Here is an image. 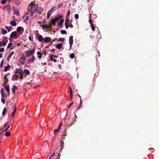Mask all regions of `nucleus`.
<instances>
[{
    "mask_svg": "<svg viewBox=\"0 0 159 159\" xmlns=\"http://www.w3.org/2000/svg\"><path fill=\"white\" fill-rule=\"evenodd\" d=\"M61 33L63 34H66L67 32L65 30H61L60 31Z\"/></svg>",
    "mask_w": 159,
    "mask_h": 159,
    "instance_id": "473e14b6",
    "label": "nucleus"
},
{
    "mask_svg": "<svg viewBox=\"0 0 159 159\" xmlns=\"http://www.w3.org/2000/svg\"><path fill=\"white\" fill-rule=\"evenodd\" d=\"M10 57H9L8 56L7 58V60L9 61L10 59Z\"/></svg>",
    "mask_w": 159,
    "mask_h": 159,
    "instance_id": "774afa93",
    "label": "nucleus"
},
{
    "mask_svg": "<svg viewBox=\"0 0 159 159\" xmlns=\"http://www.w3.org/2000/svg\"><path fill=\"white\" fill-rule=\"evenodd\" d=\"M73 92L72 91V89L71 87L70 88V95L71 98L70 99L72 98V96H73Z\"/></svg>",
    "mask_w": 159,
    "mask_h": 159,
    "instance_id": "f704fd0d",
    "label": "nucleus"
},
{
    "mask_svg": "<svg viewBox=\"0 0 159 159\" xmlns=\"http://www.w3.org/2000/svg\"><path fill=\"white\" fill-rule=\"evenodd\" d=\"M89 21L91 25L93 24L92 19H89Z\"/></svg>",
    "mask_w": 159,
    "mask_h": 159,
    "instance_id": "49530a36",
    "label": "nucleus"
},
{
    "mask_svg": "<svg viewBox=\"0 0 159 159\" xmlns=\"http://www.w3.org/2000/svg\"><path fill=\"white\" fill-rule=\"evenodd\" d=\"M73 102H72V103H70V104H69V106H68V108H70V107L72 106V105H73Z\"/></svg>",
    "mask_w": 159,
    "mask_h": 159,
    "instance_id": "6e6d98bb",
    "label": "nucleus"
},
{
    "mask_svg": "<svg viewBox=\"0 0 159 159\" xmlns=\"http://www.w3.org/2000/svg\"><path fill=\"white\" fill-rule=\"evenodd\" d=\"M61 128H59V127H58L57 129H54V134H56V132H58L60 130Z\"/></svg>",
    "mask_w": 159,
    "mask_h": 159,
    "instance_id": "7c9ffc66",
    "label": "nucleus"
},
{
    "mask_svg": "<svg viewBox=\"0 0 159 159\" xmlns=\"http://www.w3.org/2000/svg\"><path fill=\"white\" fill-rule=\"evenodd\" d=\"M82 104L81 105L80 104L79 107L77 108V111H78V110L82 107Z\"/></svg>",
    "mask_w": 159,
    "mask_h": 159,
    "instance_id": "8fccbe9b",
    "label": "nucleus"
},
{
    "mask_svg": "<svg viewBox=\"0 0 159 159\" xmlns=\"http://www.w3.org/2000/svg\"><path fill=\"white\" fill-rule=\"evenodd\" d=\"M6 111H7V109L6 107H5L3 110V111H2V116H4L5 115V114L6 112Z\"/></svg>",
    "mask_w": 159,
    "mask_h": 159,
    "instance_id": "c756f323",
    "label": "nucleus"
},
{
    "mask_svg": "<svg viewBox=\"0 0 159 159\" xmlns=\"http://www.w3.org/2000/svg\"><path fill=\"white\" fill-rule=\"evenodd\" d=\"M62 45V43H61L60 44L58 43L56 45V47L58 49H60Z\"/></svg>",
    "mask_w": 159,
    "mask_h": 159,
    "instance_id": "412c9836",
    "label": "nucleus"
},
{
    "mask_svg": "<svg viewBox=\"0 0 159 159\" xmlns=\"http://www.w3.org/2000/svg\"><path fill=\"white\" fill-rule=\"evenodd\" d=\"M19 37L17 35V33L16 31L13 32L10 35V38H14L15 39H17Z\"/></svg>",
    "mask_w": 159,
    "mask_h": 159,
    "instance_id": "39448f33",
    "label": "nucleus"
},
{
    "mask_svg": "<svg viewBox=\"0 0 159 159\" xmlns=\"http://www.w3.org/2000/svg\"><path fill=\"white\" fill-rule=\"evenodd\" d=\"M2 39V43L3 46H5L7 42H8V40L5 37H3Z\"/></svg>",
    "mask_w": 159,
    "mask_h": 159,
    "instance_id": "6e6552de",
    "label": "nucleus"
},
{
    "mask_svg": "<svg viewBox=\"0 0 159 159\" xmlns=\"http://www.w3.org/2000/svg\"><path fill=\"white\" fill-rule=\"evenodd\" d=\"M14 53V52H13V51L11 52L10 53V54L8 55V57H9L11 58V57L12 56L13 54Z\"/></svg>",
    "mask_w": 159,
    "mask_h": 159,
    "instance_id": "ea45409f",
    "label": "nucleus"
},
{
    "mask_svg": "<svg viewBox=\"0 0 159 159\" xmlns=\"http://www.w3.org/2000/svg\"><path fill=\"white\" fill-rule=\"evenodd\" d=\"M12 43H10L7 46V48H9L10 47H11L12 45Z\"/></svg>",
    "mask_w": 159,
    "mask_h": 159,
    "instance_id": "3c124183",
    "label": "nucleus"
},
{
    "mask_svg": "<svg viewBox=\"0 0 159 159\" xmlns=\"http://www.w3.org/2000/svg\"><path fill=\"white\" fill-rule=\"evenodd\" d=\"M12 9L13 11V13L14 14L16 15H19V12L18 9L14 6L12 7Z\"/></svg>",
    "mask_w": 159,
    "mask_h": 159,
    "instance_id": "423d86ee",
    "label": "nucleus"
},
{
    "mask_svg": "<svg viewBox=\"0 0 159 159\" xmlns=\"http://www.w3.org/2000/svg\"><path fill=\"white\" fill-rule=\"evenodd\" d=\"M36 11H37L39 13L41 14L43 11V9L41 8H38Z\"/></svg>",
    "mask_w": 159,
    "mask_h": 159,
    "instance_id": "aec40b11",
    "label": "nucleus"
},
{
    "mask_svg": "<svg viewBox=\"0 0 159 159\" xmlns=\"http://www.w3.org/2000/svg\"><path fill=\"white\" fill-rule=\"evenodd\" d=\"M91 26L92 30L93 31H94L95 30V27L94 25L93 24H92V25H91Z\"/></svg>",
    "mask_w": 159,
    "mask_h": 159,
    "instance_id": "58836bf2",
    "label": "nucleus"
},
{
    "mask_svg": "<svg viewBox=\"0 0 159 159\" xmlns=\"http://www.w3.org/2000/svg\"><path fill=\"white\" fill-rule=\"evenodd\" d=\"M17 89V87L16 86H13L12 88V91L14 94L15 93V90Z\"/></svg>",
    "mask_w": 159,
    "mask_h": 159,
    "instance_id": "393cba45",
    "label": "nucleus"
},
{
    "mask_svg": "<svg viewBox=\"0 0 159 159\" xmlns=\"http://www.w3.org/2000/svg\"><path fill=\"white\" fill-rule=\"evenodd\" d=\"M38 55V57L39 59H40L42 58V54L41 53V52L40 51H38L37 52Z\"/></svg>",
    "mask_w": 159,
    "mask_h": 159,
    "instance_id": "b1692460",
    "label": "nucleus"
},
{
    "mask_svg": "<svg viewBox=\"0 0 159 159\" xmlns=\"http://www.w3.org/2000/svg\"><path fill=\"white\" fill-rule=\"evenodd\" d=\"M75 16L76 19H78L79 18V16L78 14H76L75 15Z\"/></svg>",
    "mask_w": 159,
    "mask_h": 159,
    "instance_id": "79ce46f5",
    "label": "nucleus"
},
{
    "mask_svg": "<svg viewBox=\"0 0 159 159\" xmlns=\"http://www.w3.org/2000/svg\"><path fill=\"white\" fill-rule=\"evenodd\" d=\"M52 12L53 11H52V10H50L48 11V12L47 13V18L48 20L49 19L51 15Z\"/></svg>",
    "mask_w": 159,
    "mask_h": 159,
    "instance_id": "4468645a",
    "label": "nucleus"
},
{
    "mask_svg": "<svg viewBox=\"0 0 159 159\" xmlns=\"http://www.w3.org/2000/svg\"><path fill=\"white\" fill-rule=\"evenodd\" d=\"M61 142L62 143V144L61 145V150H62V148H63V147L64 146V143H63V141H61Z\"/></svg>",
    "mask_w": 159,
    "mask_h": 159,
    "instance_id": "de8ad7c7",
    "label": "nucleus"
},
{
    "mask_svg": "<svg viewBox=\"0 0 159 159\" xmlns=\"http://www.w3.org/2000/svg\"><path fill=\"white\" fill-rule=\"evenodd\" d=\"M23 74H21V75H20V79H23Z\"/></svg>",
    "mask_w": 159,
    "mask_h": 159,
    "instance_id": "0e129e2a",
    "label": "nucleus"
},
{
    "mask_svg": "<svg viewBox=\"0 0 159 159\" xmlns=\"http://www.w3.org/2000/svg\"><path fill=\"white\" fill-rule=\"evenodd\" d=\"M69 25H70V27L71 28H72L73 27V25L71 24V22H70L69 24Z\"/></svg>",
    "mask_w": 159,
    "mask_h": 159,
    "instance_id": "13d9d810",
    "label": "nucleus"
},
{
    "mask_svg": "<svg viewBox=\"0 0 159 159\" xmlns=\"http://www.w3.org/2000/svg\"><path fill=\"white\" fill-rule=\"evenodd\" d=\"M1 101L3 104L5 103V101L4 98H1Z\"/></svg>",
    "mask_w": 159,
    "mask_h": 159,
    "instance_id": "37998d69",
    "label": "nucleus"
},
{
    "mask_svg": "<svg viewBox=\"0 0 159 159\" xmlns=\"http://www.w3.org/2000/svg\"><path fill=\"white\" fill-rule=\"evenodd\" d=\"M3 63V60H2V61H1V64H0V67L1 68L2 66V65Z\"/></svg>",
    "mask_w": 159,
    "mask_h": 159,
    "instance_id": "e2e57ef3",
    "label": "nucleus"
},
{
    "mask_svg": "<svg viewBox=\"0 0 159 159\" xmlns=\"http://www.w3.org/2000/svg\"><path fill=\"white\" fill-rule=\"evenodd\" d=\"M2 34H6L7 33V31L6 30L2 28Z\"/></svg>",
    "mask_w": 159,
    "mask_h": 159,
    "instance_id": "c85d7f7f",
    "label": "nucleus"
},
{
    "mask_svg": "<svg viewBox=\"0 0 159 159\" xmlns=\"http://www.w3.org/2000/svg\"><path fill=\"white\" fill-rule=\"evenodd\" d=\"M65 39L64 38H60L58 39V41L59 42L60 41H64V40Z\"/></svg>",
    "mask_w": 159,
    "mask_h": 159,
    "instance_id": "c03bdc74",
    "label": "nucleus"
},
{
    "mask_svg": "<svg viewBox=\"0 0 159 159\" xmlns=\"http://www.w3.org/2000/svg\"><path fill=\"white\" fill-rule=\"evenodd\" d=\"M26 16V18L25 19V20H28L29 19V17L28 16Z\"/></svg>",
    "mask_w": 159,
    "mask_h": 159,
    "instance_id": "338daca9",
    "label": "nucleus"
},
{
    "mask_svg": "<svg viewBox=\"0 0 159 159\" xmlns=\"http://www.w3.org/2000/svg\"><path fill=\"white\" fill-rule=\"evenodd\" d=\"M42 27L43 29H48L49 28H51L52 27L50 25V24H49V25H42Z\"/></svg>",
    "mask_w": 159,
    "mask_h": 159,
    "instance_id": "dca6fc26",
    "label": "nucleus"
},
{
    "mask_svg": "<svg viewBox=\"0 0 159 159\" xmlns=\"http://www.w3.org/2000/svg\"><path fill=\"white\" fill-rule=\"evenodd\" d=\"M70 9H69V10L67 11V14L66 15V18H69V16H70Z\"/></svg>",
    "mask_w": 159,
    "mask_h": 159,
    "instance_id": "4c0bfd02",
    "label": "nucleus"
},
{
    "mask_svg": "<svg viewBox=\"0 0 159 159\" xmlns=\"http://www.w3.org/2000/svg\"><path fill=\"white\" fill-rule=\"evenodd\" d=\"M63 16L61 15L60 16H57L56 17L54 18L53 19L51 20V22L49 24L50 25L52 26L53 25L54 26L56 25V23L58 20L59 19H61L63 17Z\"/></svg>",
    "mask_w": 159,
    "mask_h": 159,
    "instance_id": "f03ea898",
    "label": "nucleus"
},
{
    "mask_svg": "<svg viewBox=\"0 0 159 159\" xmlns=\"http://www.w3.org/2000/svg\"><path fill=\"white\" fill-rule=\"evenodd\" d=\"M4 48H0V52H3L4 51Z\"/></svg>",
    "mask_w": 159,
    "mask_h": 159,
    "instance_id": "5fc2aeb1",
    "label": "nucleus"
},
{
    "mask_svg": "<svg viewBox=\"0 0 159 159\" xmlns=\"http://www.w3.org/2000/svg\"><path fill=\"white\" fill-rule=\"evenodd\" d=\"M38 8V5L37 4L33 3L32 2L30 4L28 7V11L26 13V15H27L30 13L31 16L34 15V12L36 11Z\"/></svg>",
    "mask_w": 159,
    "mask_h": 159,
    "instance_id": "f257e3e1",
    "label": "nucleus"
},
{
    "mask_svg": "<svg viewBox=\"0 0 159 159\" xmlns=\"http://www.w3.org/2000/svg\"><path fill=\"white\" fill-rule=\"evenodd\" d=\"M35 60V57L33 56L31 58H30L27 60V61L30 63H33Z\"/></svg>",
    "mask_w": 159,
    "mask_h": 159,
    "instance_id": "ddd939ff",
    "label": "nucleus"
},
{
    "mask_svg": "<svg viewBox=\"0 0 159 159\" xmlns=\"http://www.w3.org/2000/svg\"><path fill=\"white\" fill-rule=\"evenodd\" d=\"M24 72L27 75H29L30 73V71L27 69L24 70Z\"/></svg>",
    "mask_w": 159,
    "mask_h": 159,
    "instance_id": "5701e85b",
    "label": "nucleus"
},
{
    "mask_svg": "<svg viewBox=\"0 0 159 159\" xmlns=\"http://www.w3.org/2000/svg\"><path fill=\"white\" fill-rule=\"evenodd\" d=\"M9 74V73H7L4 76V79H5L4 82V83H5L6 84H7V83L8 82V79L7 78L6 76Z\"/></svg>",
    "mask_w": 159,
    "mask_h": 159,
    "instance_id": "6ab92c4d",
    "label": "nucleus"
},
{
    "mask_svg": "<svg viewBox=\"0 0 159 159\" xmlns=\"http://www.w3.org/2000/svg\"><path fill=\"white\" fill-rule=\"evenodd\" d=\"M63 6V4L62 3H61V4H59L58 5V7H60L61 6Z\"/></svg>",
    "mask_w": 159,
    "mask_h": 159,
    "instance_id": "864d4df0",
    "label": "nucleus"
},
{
    "mask_svg": "<svg viewBox=\"0 0 159 159\" xmlns=\"http://www.w3.org/2000/svg\"><path fill=\"white\" fill-rule=\"evenodd\" d=\"M11 134V133L10 132H6L5 133V135L6 137H9L10 135Z\"/></svg>",
    "mask_w": 159,
    "mask_h": 159,
    "instance_id": "2f4dec72",
    "label": "nucleus"
},
{
    "mask_svg": "<svg viewBox=\"0 0 159 159\" xmlns=\"http://www.w3.org/2000/svg\"><path fill=\"white\" fill-rule=\"evenodd\" d=\"M19 76L17 75H14L12 76V80H17L19 78Z\"/></svg>",
    "mask_w": 159,
    "mask_h": 159,
    "instance_id": "2eb2a0df",
    "label": "nucleus"
},
{
    "mask_svg": "<svg viewBox=\"0 0 159 159\" xmlns=\"http://www.w3.org/2000/svg\"><path fill=\"white\" fill-rule=\"evenodd\" d=\"M65 26H66V29H67L69 27H70V25H66V24H65Z\"/></svg>",
    "mask_w": 159,
    "mask_h": 159,
    "instance_id": "bf43d9fd",
    "label": "nucleus"
},
{
    "mask_svg": "<svg viewBox=\"0 0 159 159\" xmlns=\"http://www.w3.org/2000/svg\"><path fill=\"white\" fill-rule=\"evenodd\" d=\"M15 73L19 75L24 74L23 71L20 68L16 69L15 70Z\"/></svg>",
    "mask_w": 159,
    "mask_h": 159,
    "instance_id": "1a4fd4ad",
    "label": "nucleus"
},
{
    "mask_svg": "<svg viewBox=\"0 0 159 159\" xmlns=\"http://www.w3.org/2000/svg\"><path fill=\"white\" fill-rule=\"evenodd\" d=\"M58 155V156L56 159H59L60 158L61 154H60V153H59Z\"/></svg>",
    "mask_w": 159,
    "mask_h": 159,
    "instance_id": "4d7b16f0",
    "label": "nucleus"
},
{
    "mask_svg": "<svg viewBox=\"0 0 159 159\" xmlns=\"http://www.w3.org/2000/svg\"><path fill=\"white\" fill-rule=\"evenodd\" d=\"M35 48H34L31 50H28L26 51V55L27 57H30L31 55L33 54L35 52Z\"/></svg>",
    "mask_w": 159,
    "mask_h": 159,
    "instance_id": "7ed1b4c3",
    "label": "nucleus"
},
{
    "mask_svg": "<svg viewBox=\"0 0 159 159\" xmlns=\"http://www.w3.org/2000/svg\"><path fill=\"white\" fill-rule=\"evenodd\" d=\"M49 57L51 61H52L53 60V57H54L53 55H50L49 56Z\"/></svg>",
    "mask_w": 159,
    "mask_h": 159,
    "instance_id": "e433bc0d",
    "label": "nucleus"
},
{
    "mask_svg": "<svg viewBox=\"0 0 159 159\" xmlns=\"http://www.w3.org/2000/svg\"><path fill=\"white\" fill-rule=\"evenodd\" d=\"M15 3L17 5H19L20 4V2L19 1L16 2Z\"/></svg>",
    "mask_w": 159,
    "mask_h": 159,
    "instance_id": "69168bd1",
    "label": "nucleus"
},
{
    "mask_svg": "<svg viewBox=\"0 0 159 159\" xmlns=\"http://www.w3.org/2000/svg\"><path fill=\"white\" fill-rule=\"evenodd\" d=\"M52 39L49 37H46L44 39L43 42L44 43H48L50 42Z\"/></svg>",
    "mask_w": 159,
    "mask_h": 159,
    "instance_id": "f8f14e48",
    "label": "nucleus"
},
{
    "mask_svg": "<svg viewBox=\"0 0 159 159\" xmlns=\"http://www.w3.org/2000/svg\"><path fill=\"white\" fill-rule=\"evenodd\" d=\"M73 36H71L69 37V43L70 45V48L73 44Z\"/></svg>",
    "mask_w": 159,
    "mask_h": 159,
    "instance_id": "9d476101",
    "label": "nucleus"
},
{
    "mask_svg": "<svg viewBox=\"0 0 159 159\" xmlns=\"http://www.w3.org/2000/svg\"><path fill=\"white\" fill-rule=\"evenodd\" d=\"M4 88L6 91L8 92V95H9L10 94V88L9 86L8 85H7V86L5 87Z\"/></svg>",
    "mask_w": 159,
    "mask_h": 159,
    "instance_id": "a211bd4d",
    "label": "nucleus"
},
{
    "mask_svg": "<svg viewBox=\"0 0 159 159\" xmlns=\"http://www.w3.org/2000/svg\"><path fill=\"white\" fill-rule=\"evenodd\" d=\"M5 28L7 29L8 32H9L11 30V29H10L8 27V26H5Z\"/></svg>",
    "mask_w": 159,
    "mask_h": 159,
    "instance_id": "09e8293b",
    "label": "nucleus"
},
{
    "mask_svg": "<svg viewBox=\"0 0 159 159\" xmlns=\"http://www.w3.org/2000/svg\"><path fill=\"white\" fill-rule=\"evenodd\" d=\"M0 92L2 96V98H7V96L5 93H4V89H1Z\"/></svg>",
    "mask_w": 159,
    "mask_h": 159,
    "instance_id": "0eeeda50",
    "label": "nucleus"
},
{
    "mask_svg": "<svg viewBox=\"0 0 159 159\" xmlns=\"http://www.w3.org/2000/svg\"><path fill=\"white\" fill-rule=\"evenodd\" d=\"M16 106L15 105V109H14V111H13V112L11 113V116L13 117L14 116L15 114V113H16Z\"/></svg>",
    "mask_w": 159,
    "mask_h": 159,
    "instance_id": "a878e982",
    "label": "nucleus"
},
{
    "mask_svg": "<svg viewBox=\"0 0 159 159\" xmlns=\"http://www.w3.org/2000/svg\"><path fill=\"white\" fill-rule=\"evenodd\" d=\"M10 126L9 125H8L7 126V127L4 130V131H5V132H6L7 131L9 128H10Z\"/></svg>",
    "mask_w": 159,
    "mask_h": 159,
    "instance_id": "a19ab883",
    "label": "nucleus"
},
{
    "mask_svg": "<svg viewBox=\"0 0 159 159\" xmlns=\"http://www.w3.org/2000/svg\"><path fill=\"white\" fill-rule=\"evenodd\" d=\"M10 23L11 24V25L13 26H16V23L14 21H11L10 22Z\"/></svg>",
    "mask_w": 159,
    "mask_h": 159,
    "instance_id": "cd10ccee",
    "label": "nucleus"
},
{
    "mask_svg": "<svg viewBox=\"0 0 159 159\" xmlns=\"http://www.w3.org/2000/svg\"><path fill=\"white\" fill-rule=\"evenodd\" d=\"M10 67V65L8 66H7L5 67V68L4 71L5 72L9 70V68Z\"/></svg>",
    "mask_w": 159,
    "mask_h": 159,
    "instance_id": "72a5a7b5",
    "label": "nucleus"
},
{
    "mask_svg": "<svg viewBox=\"0 0 159 159\" xmlns=\"http://www.w3.org/2000/svg\"><path fill=\"white\" fill-rule=\"evenodd\" d=\"M6 1L7 0H2L1 2L2 4L4 5L6 3Z\"/></svg>",
    "mask_w": 159,
    "mask_h": 159,
    "instance_id": "a18cd8bd",
    "label": "nucleus"
},
{
    "mask_svg": "<svg viewBox=\"0 0 159 159\" xmlns=\"http://www.w3.org/2000/svg\"><path fill=\"white\" fill-rule=\"evenodd\" d=\"M56 7H53L52 9H51L50 10H52V11H53V10L55 11L56 10Z\"/></svg>",
    "mask_w": 159,
    "mask_h": 159,
    "instance_id": "052dcab7",
    "label": "nucleus"
},
{
    "mask_svg": "<svg viewBox=\"0 0 159 159\" xmlns=\"http://www.w3.org/2000/svg\"><path fill=\"white\" fill-rule=\"evenodd\" d=\"M25 59H26V57L24 56H22V57L20 58V59H21V60L23 59L24 60H25Z\"/></svg>",
    "mask_w": 159,
    "mask_h": 159,
    "instance_id": "603ef678",
    "label": "nucleus"
},
{
    "mask_svg": "<svg viewBox=\"0 0 159 159\" xmlns=\"http://www.w3.org/2000/svg\"><path fill=\"white\" fill-rule=\"evenodd\" d=\"M64 21V19H61V20H60V23L59 25L61 27L62 25L63 24ZM61 27H60V28H61Z\"/></svg>",
    "mask_w": 159,
    "mask_h": 159,
    "instance_id": "bb28decb",
    "label": "nucleus"
},
{
    "mask_svg": "<svg viewBox=\"0 0 159 159\" xmlns=\"http://www.w3.org/2000/svg\"><path fill=\"white\" fill-rule=\"evenodd\" d=\"M70 22V20H69V18H66V20L65 21V24H66V25H69Z\"/></svg>",
    "mask_w": 159,
    "mask_h": 159,
    "instance_id": "4be33fe9",
    "label": "nucleus"
},
{
    "mask_svg": "<svg viewBox=\"0 0 159 159\" xmlns=\"http://www.w3.org/2000/svg\"><path fill=\"white\" fill-rule=\"evenodd\" d=\"M56 7H53L52 9H51L50 10H52V11H53V10L55 11L56 10Z\"/></svg>",
    "mask_w": 159,
    "mask_h": 159,
    "instance_id": "680f3d73",
    "label": "nucleus"
},
{
    "mask_svg": "<svg viewBox=\"0 0 159 159\" xmlns=\"http://www.w3.org/2000/svg\"><path fill=\"white\" fill-rule=\"evenodd\" d=\"M70 57L72 58L73 59L75 57V55L74 53H71L70 55Z\"/></svg>",
    "mask_w": 159,
    "mask_h": 159,
    "instance_id": "c9c22d12",
    "label": "nucleus"
},
{
    "mask_svg": "<svg viewBox=\"0 0 159 159\" xmlns=\"http://www.w3.org/2000/svg\"><path fill=\"white\" fill-rule=\"evenodd\" d=\"M38 39L39 42H41L43 41V38L41 35H40L38 37Z\"/></svg>",
    "mask_w": 159,
    "mask_h": 159,
    "instance_id": "f3484780",
    "label": "nucleus"
},
{
    "mask_svg": "<svg viewBox=\"0 0 159 159\" xmlns=\"http://www.w3.org/2000/svg\"><path fill=\"white\" fill-rule=\"evenodd\" d=\"M3 10H6L9 13L11 11V7L9 4L4 6Z\"/></svg>",
    "mask_w": 159,
    "mask_h": 159,
    "instance_id": "20e7f679",
    "label": "nucleus"
},
{
    "mask_svg": "<svg viewBox=\"0 0 159 159\" xmlns=\"http://www.w3.org/2000/svg\"><path fill=\"white\" fill-rule=\"evenodd\" d=\"M22 30V32L21 33H20V34H21L23 33L24 29L23 27H22L21 26H19L17 28V31L18 32H20Z\"/></svg>",
    "mask_w": 159,
    "mask_h": 159,
    "instance_id": "9b49d317",
    "label": "nucleus"
}]
</instances>
